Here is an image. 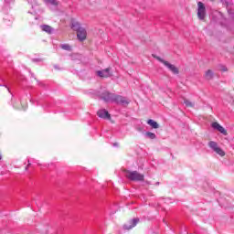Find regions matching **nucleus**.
I'll use <instances>...</instances> for the list:
<instances>
[{
	"instance_id": "6ab92c4d",
	"label": "nucleus",
	"mask_w": 234,
	"mask_h": 234,
	"mask_svg": "<svg viewBox=\"0 0 234 234\" xmlns=\"http://www.w3.org/2000/svg\"><path fill=\"white\" fill-rule=\"evenodd\" d=\"M54 68L57 69V70H59V67H58V65H55Z\"/></svg>"
},
{
	"instance_id": "2eb2a0df",
	"label": "nucleus",
	"mask_w": 234,
	"mask_h": 234,
	"mask_svg": "<svg viewBox=\"0 0 234 234\" xmlns=\"http://www.w3.org/2000/svg\"><path fill=\"white\" fill-rule=\"evenodd\" d=\"M60 48L63 50H68L69 52H70V50H72V48L69 44H62V45H60Z\"/></svg>"
},
{
	"instance_id": "7ed1b4c3",
	"label": "nucleus",
	"mask_w": 234,
	"mask_h": 234,
	"mask_svg": "<svg viewBox=\"0 0 234 234\" xmlns=\"http://www.w3.org/2000/svg\"><path fill=\"white\" fill-rule=\"evenodd\" d=\"M126 178L132 180L133 182H144V175L138 173V171H127Z\"/></svg>"
},
{
	"instance_id": "f8f14e48",
	"label": "nucleus",
	"mask_w": 234,
	"mask_h": 234,
	"mask_svg": "<svg viewBox=\"0 0 234 234\" xmlns=\"http://www.w3.org/2000/svg\"><path fill=\"white\" fill-rule=\"evenodd\" d=\"M148 125H150L151 127H153V129H158V127H160V125L158 124V122H156L155 121H154L153 119H149L147 121Z\"/></svg>"
},
{
	"instance_id": "6e6552de",
	"label": "nucleus",
	"mask_w": 234,
	"mask_h": 234,
	"mask_svg": "<svg viewBox=\"0 0 234 234\" xmlns=\"http://www.w3.org/2000/svg\"><path fill=\"white\" fill-rule=\"evenodd\" d=\"M211 127L213 129H216V131H218L219 133H221V134H224L225 136L226 134H228L226 129H224V127H222L218 122H212Z\"/></svg>"
},
{
	"instance_id": "39448f33",
	"label": "nucleus",
	"mask_w": 234,
	"mask_h": 234,
	"mask_svg": "<svg viewBox=\"0 0 234 234\" xmlns=\"http://www.w3.org/2000/svg\"><path fill=\"white\" fill-rule=\"evenodd\" d=\"M156 59L158 61H160V63H163V65H165V67H166V69H169V70H171V72H173V74H178V68H176L175 65L169 63L166 60H164V58L157 57Z\"/></svg>"
},
{
	"instance_id": "dca6fc26",
	"label": "nucleus",
	"mask_w": 234,
	"mask_h": 234,
	"mask_svg": "<svg viewBox=\"0 0 234 234\" xmlns=\"http://www.w3.org/2000/svg\"><path fill=\"white\" fill-rule=\"evenodd\" d=\"M146 136H147V138H150V140H154V138H156V134H154L151 132H147Z\"/></svg>"
},
{
	"instance_id": "1a4fd4ad",
	"label": "nucleus",
	"mask_w": 234,
	"mask_h": 234,
	"mask_svg": "<svg viewBox=\"0 0 234 234\" xmlns=\"http://www.w3.org/2000/svg\"><path fill=\"white\" fill-rule=\"evenodd\" d=\"M97 75L100 76V78H110L111 76V69L107 68L102 70L97 71Z\"/></svg>"
},
{
	"instance_id": "20e7f679",
	"label": "nucleus",
	"mask_w": 234,
	"mask_h": 234,
	"mask_svg": "<svg viewBox=\"0 0 234 234\" xmlns=\"http://www.w3.org/2000/svg\"><path fill=\"white\" fill-rule=\"evenodd\" d=\"M208 147H210V149H212V151H214L216 154H218L219 156H226V152H224V150H222V148L218 146V144L217 142H208Z\"/></svg>"
},
{
	"instance_id": "5701e85b",
	"label": "nucleus",
	"mask_w": 234,
	"mask_h": 234,
	"mask_svg": "<svg viewBox=\"0 0 234 234\" xmlns=\"http://www.w3.org/2000/svg\"><path fill=\"white\" fill-rule=\"evenodd\" d=\"M224 72H226V70H228L226 68L223 69Z\"/></svg>"
},
{
	"instance_id": "0eeeda50",
	"label": "nucleus",
	"mask_w": 234,
	"mask_h": 234,
	"mask_svg": "<svg viewBox=\"0 0 234 234\" xmlns=\"http://www.w3.org/2000/svg\"><path fill=\"white\" fill-rule=\"evenodd\" d=\"M97 115L99 118H103V120H111V114H109V112L105 109L99 110Z\"/></svg>"
},
{
	"instance_id": "a211bd4d",
	"label": "nucleus",
	"mask_w": 234,
	"mask_h": 234,
	"mask_svg": "<svg viewBox=\"0 0 234 234\" xmlns=\"http://www.w3.org/2000/svg\"><path fill=\"white\" fill-rule=\"evenodd\" d=\"M5 5H10V3H14V0H5Z\"/></svg>"
},
{
	"instance_id": "aec40b11",
	"label": "nucleus",
	"mask_w": 234,
	"mask_h": 234,
	"mask_svg": "<svg viewBox=\"0 0 234 234\" xmlns=\"http://www.w3.org/2000/svg\"><path fill=\"white\" fill-rule=\"evenodd\" d=\"M29 165H30V163H28L27 166L26 167V171L28 170Z\"/></svg>"
},
{
	"instance_id": "f3484780",
	"label": "nucleus",
	"mask_w": 234,
	"mask_h": 234,
	"mask_svg": "<svg viewBox=\"0 0 234 234\" xmlns=\"http://www.w3.org/2000/svg\"><path fill=\"white\" fill-rule=\"evenodd\" d=\"M48 3H50V5H58V0H49Z\"/></svg>"
},
{
	"instance_id": "4468645a",
	"label": "nucleus",
	"mask_w": 234,
	"mask_h": 234,
	"mask_svg": "<svg viewBox=\"0 0 234 234\" xmlns=\"http://www.w3.org/2000/svg\"><path fill=\"white\" fill-rule=\"evenodd\" d=\"M184 103H185L186 107H195V102H192L187 99L184 100Z\"/></svg>"
},
{
	"instance_id": "f03ea898",
	"label": "nucleus",
	"mask_w": 234,
	"mask_h": 234,
	"mask_svg": "<svg viewBox=\"0 0 234 234\" xmlns=\"http://www.w3.org/2000/svg\"><path fill=\"white\" fill-rule=\"evenodd\" d=\"M71 27L75 32H77L79 41H85V39H87V29L82 27L80 22L72 21Z\"/></svg>"
},
{
	"instance_id": "ddd939ff",
	"label": "nucleus",
	"mask_w": 234,
	"mask_h": 234,
	"mask_svg": "<svg viewBox=\"0 0 234 234\" xmlns=\"http://www.w3.org/2000/svg\"><path fill=\"white\" fill-rule=\"evenodd\" d=\"M206 80H213V70L208 69L205 73Z\"/></svg>"
},
{
	"instance_id": "9b49d317",
	"label": "nucleus",
	"mask_w": 234,
	"mask_h": 234,
	"mask_svg": "<svg viewBox=\"0 0 234 234\" xmlns=\"http://www.w3.org/2000/svg\"><path fill=\"white\" fill-rule=\"evenodd\" d=\"M41 29L43 30V32H47V34H52L54 32V27L48 25L41 26Z\"/></svg>"
},
{
	"instance_id": "4be33fe9",
	"label": "nucleus",
	"mask_w": 234,
	"mask_h": 234,
	"mask_svg": "<svg viewBox=\"0 0 234 234\" xmlns=\"http://www.w3.org/2000/svg\"><path fill=\"white\" fill-rule=\"evenodd\" d=\"M45 1V3H48L50 0H44Z\"/></svg>"
},
{
	"instance_id": "f257e3e1",
	"label": "nucleus",
	"mask_w": 234,
	"mask_h": 234,
	"mask_svg": "<svg viewBox=\"0 0 234 234\" xmlns=\"http://www.w3.org/2000/svg\"><path fill=\"white\" fill-rule=\"evenodd\" d=\"M100 97L101 100H103L106 102H112L116 103L117 105H129L130 101L127 100V98L122 96V95H116L114 93H111L107 90L102 91L100 94Z\"/></svg>"
},
{
	"instance_id": "412c9836",
	"label": "nucleus",
	"mask_w": 234,
	"mask_h": 234,
	"mask_svg": "<svg viewBox=\"0 0 234 234\" xmlns=\"http://www.w3.org/2000/svg\"><path fill=\"white\" fill-rule=\"evenodd\" d=\"M155 186H160V182H156V183H155Z\"/></svg>"
},
{
	"instance_id": "423d86ee",
	"label": "nucleus",
	"mask_w": 234,
	"mask_h": 234,
	"mask_svg": "<svg viewBox=\"0 0 234 234\" xmlns=\"http://www.w3.org/2000/svg\"><path fill=\"white\" fill-rule=\"evenodd\" d=\"M197 6V17L201 21H204V19H206V5H204L202 2H198Z\"/></svg>"
},
{
	"instance_id": "9d476101",
	"label": "nucleus",
	"mask_w": 234,
	"mask_h": 234,
	"mask_svg": "<svg viewBox=\"0 0 234 234\" xmlns=\"http://www.w3.org/2000/svg\"><path fill=\"white\" fill-rule=\"evenodd\" d=\"M138 222H140V219L133 218L130 221V225L123 226V229H133V228H134V226H136V224H138Z\"/></svg>"
}]
</instances>
